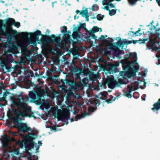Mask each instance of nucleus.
<instances>
[{"mask_svg": "<svg viewBox=\"0 0 160 160\" xmlns=\"http://www.w3.org/2000/svg\"><path fill=\"white\" fill-rule=\"evenodd\" d=\"M139 29L138 31H137L136 32H132V33H133V34H136V33L138 32L139 31Z\"/></svg>", "mask_w": 160, "mask_h": 160, "instance_id": "38", "label": "nucleus"}, {"mask_svg": "<svg viewBox=\"0 0 160 160\" xmlns=\"http://www.w3.org/2000/svg\"><path fill=\"white\" fill-rule=\"evenodd\" d=\"M131 58H132V61L131 62L129 61L128 62L129 65L128 66V68H130L131 67V66L133 67L134 69V72H137L138 69V66L135 65H133V64H136V59H137V57L135 53L132 54L131 55Z\"/></svg>", "mask_w": 160, "mask_h": 160, "instance_id": "6", "label": "nucleus"}, {"mask_svg": "<svg viewBox=\"0 0 160 160\" xmlns=\"http://www.w3.org/2000/svg\"><path fill=\"white\" fill-rule=\"evenodd\" d=\"M90 110L92 111V112H93V111H94V110L93 108H91V110Z\"/></svg>", "mask_w": 160, "mask_h": 160, "instance_id": "44", "label": "nucleus"}, {"mask_svg": "<svg viewBox=\"0 0 160 160\" xmlns=\"http://www.w3.org/2000/svg\"><path fill=\"white\" fill-rule=\"evenodd\" d=\"M142 32H141V34H140L141 35H142Z\"/></svg>", "mask_w": 160, "mask_h": 160, "instance_id": "49", "label": "nucleus"}, {"mask_svg": "<svg viewBox=\"0 0 160 160\" xmlns=\"http://www.w3.org/2000/svg\"><path fill=\"white\" fill-rule=\"evenodd\" d=\"M71 122H72L73 121V119H71Z\"/></svg>", "mask_w": 160, "mask_h": 160, "instance_id": "45", "label": "nucleus"}, {"mask_svg": "<svg viewBox=\"0 0 160 160\" xmlns=\"http://www.w3.org/2000/svg\"><path fill=\"white\" fill-rule=\"evenodd\" d=\"M158 58V62L157 65L160 64V58Z\"/></svg>", "mask_w": 160, "mask_h": 160, "instance_id": "37", "label": "nucleus"}, {"mask_svg": "<svg viewBox=\"0 0 160 160\" xmlns=\"http://www.w3.org/2000/svg\"><path fill=\"white\" fill-rule=\"evenodd\" d=\"M18 106L19 108H22V112H20L19 115L22 117L27 116L30 111L29 108L27 107L26 101L23 99L20 100L18 103Z\"/></svg>", "mask_w": 160, "mask_h": 160, "instance_id": "1", "label": "nucleus"}, {"mask_svg": "<svg viewBox=\"0 0 160 160\" xmlns=\"http://www.w3.org/2000/svg\"><path fill=\"white\" fill-rule=\"evenodd\" d=\"M76 12L77 14H78L79 12H80L78 10H77L76 11Z\"/></svg>", "mask_w": 160, "mask_h": 160, "instance_id": "43", "label": "nucleus"}, {"mask_svg": "<svg viewBox=\"0 0 160 160\" xmlns=\"http://www.w3.org/2000/svg\"><path fill=\"white\" fill-rule=\"evenodd\" d=\"M80 14L83 17H85L86 19V21H89V14L88 12V8H85L84 10L83 9L80 12Z\"/></svg>", "mask_w": 160, "mask_h": 160, "instance_id": "11", "label": "nucleus"}, {"mask_svg": "<svg viewBox=\"0 0 160 160\" xmlns=\"http://www.w3.org/2000/svg\"><path fill=\"white\" fill-rule=\"evenodd\" d=\"M17 133L16 132H14L13 133L12 135L13 136H16V135H17Z\"/></svg>", "mask_w": 160, "mask_h": 160, "instance_id": "42", "label": "nucleus"}, {"mask_svg": "<svg viewBox=\"0 0 160 160\" xmlns=\"http://www.w3.org/2000/svg\"><path fill=\"white\" fill-rule=\"evenodd\" d=\"M55 41L58 46L60 47L61 46L62 42L60 38H56L55 39Z\"/></svg>", "mask_w": 160, "mask_h": 160, "instance_id": "20", "label": "nucleus"}, {"mask_svg": "<svg viewBox=\"0 0 160 160\" xmlns=\"http://www.w3.org/2000/svg\"><path fill=\"white\" fill-rule=\"evenodd\" d=\"M153 107L151 108L153 111L158 110L160 109V98H159L158 101L153 105Z\"/></svg>", "mask_w": 160, "mask_h": 160, "instance_id": "13", "label": "nucleus"}, {"mask_svg": "<svg viewBox=\"0 0 160 160\" xmlns=\"http://www.w3.org/2000/svg\"><path fill=\"white\" fill-rule=\"evenodd\" d=\"M153 23V21H152L150 23V24L148 26V27L150 25H152V23Z\"/></svg>", "mask_w": 160, "mask_h": 160, "instance_id": "39", "label": "nucleus"}, {"mask_svg": "<svg viewBox=\"0 0 160 160\" xmlns=\"http://www.w3.org/2000/svg\"><path fill=\"white\" fill-rule=\"evenodd\" d=\"M38 146H39V147H40V146H41L42 144V143L41 142V141H38Z\"/></svg>", "mask_w": 160, "mask_h": 160, "instance_id": "35", "label": "nucleus"}, {"mask_svg": "<svg viewBox=\"0 0 160 160\" xmlns=\"http://www.w3.org/2000/svg\"><path fill=\"white\" fill-rule=\"evenodd\" d=\"M97 18L99 20H102L103 18V17L102 16H101L100 15H98L97 16Z\"/></svg>", "mask_w": 160, "mask_h": 160, "instance_id": "32", "label": "nucleus"}, {"mask_svg": "<svg viewBox=\"0 0 160 160\" xmlns=\"http://www.w3.org/2000/svg\"><path fill=\"white\" fill-rule=\"evenodd\" d=\"M146 97V94H143L141 98L142 101H145V98Z\"/></svg>", "mask_w": 160, "mask_h": 160, "instance_id": "33", "label": "nucleus"}, {"mask_svg": "<svg viewBox=\"0 0 160 160\" xmlns=\"http://www.w3.org/2000/svg\"><path fill=\"white\" fill-rule=\"evenodd\" d=\"M14 141V139L13 138L11 139L9 138V137L8 136L5 135L4 138V140L3 142V144L5 146H8L10 144V142L11 141Z\"/></svg>", "mask_w": 160, "mask_h": 160, "instance_id": "12", "label": "nucleus"}, {"mask_svg": "<svg viewBox=\"0 0 160 160\" xmlns=\"http://www.w3.org/2000/svg\"><path fill=\"white\" fill-rule=\"evenodd\" d=\"M150 31L149 33L151 34H154L157 32V31H159L160 29L157 30L156 27L154 25L152 26L149 28Z\"/></svg>", "mask_w": 160, "mask_h": 160, "instance_id": "17", "label": "nucleus"}, {"mask_svg": "<svg viewBox=\"0 0 160 160\" xmlns=\"http://www.w3.org/2000/svg\"><path fill=\"white\" fill-rule=\"evenodd\" d=\"M117 82L116 80L110 78H107L106 82V84L111 88H114L117 85Z\"/></svg>", "mask_w": 160, "mask_h": 160, "instance_id": "8", "label": "nucleus"}, {"mask_svg": "<svg viewBox=\"0 0 160 160\" xmlns=\"http://www.w3.org/2000/svg\"><path fill=\"white\" fill-rule=\"evenodd\" d=\"M88 115L86 113L82 114L81 115H78L76 116V120L78 119H80L81 118H84L86 116Z\"/></svg>", "mask_w": 160, "mask_h": 160, "instance_id": "23", "label": "nucleus"}, {"mask_svg": "<svg viewBox=\"0 0 160 160\" xmlns=\"http://www.w3.org/2000/svg\"><path fill=\"white\" fill-rule=\"evenodd\" d=\"M8 23L10 24L14 25L17 28H19L20 26L19 22H15L14 20L12 18H9L8 21Z\"/></svg>", "mask_w": 160, "mask_h": 160, "instance_id": "15", "label": "nucleus"}, {"mask_svg": "<svg viewBox=\"0 0 160 160\" xmlns=\"http://www.w3.org/2000/svg\"><path fill=\"white\" fill-rule=\"evenodd\" d=\"M93 76L95 79H98L99 78V74L98 73L96 74H93Z\"/></svg>", "mask_w": 160, "mask_h": 160, "instance_id": "30", "label": "nucleus"}, {"mask_svg": "<svg viewBox=\"0 0 160 160\" xmlns=\"http://www.w3.org/2000/svg\"><path fill=\"white\" fill-rule=\"evenodd\" d=\"M52 7H53V2L52 3Z\"/></svg>", "mask_w": 160, "mask_h": 160, "instance_id": "47", "label": "nucleus"}, {"mask_svg": "<svg viewBox=\"0 0 160 160\" xmlns=\"http://www.w3.org/2000/svg\"><path fill=\"white\" fill-rule=\"evenodd\" d=\"M107 37V35H105V36L103 35H102L99 38V39H101L102 41H104L105 40V38Z\"/></svg>", "mask_w": 160, "mask_h": 160, "instance_id": "28", "label": "nucleus"}, {"mask_svg": "<svg viewBox=\"0 0 160 160\" xmlns=\"http://www.w3.org/2000/svg\"><path fill=\"white\" fill-rule=\"evenodd\" d=\"M25 157L27 158L28 160H31V155L28 151L26 152Z\"/></svg>", "mask_w": 160, "mask_h": 160, "instance_id": "24", "label": "nucleus"}, {"mask_svg": "<svg viewBox=\"0 0 160 160\" xmlns=\"http://www.w3.org/2000/svg\"><path fill=\"white\" fill-rule=\"evenodd\" d=\"M156 2L158 3L159 6H160V0H156Z\"/></svg>", "mask_w": 160, "mask_h": 160, "instance_id": "36", "label": "nucleus"}, {"mask_svg": "<svg viewBox=\"0 0 160 160\" xmlns=\"http://www.w3.org/2000/svg\"><path fill=\"white\" fill-rule=\"evenodd\" d=\"M111 100H110V101H108V103H111Z\"/></svg>", "mask_w": 160, "mask_h": 160, "instance_id": "46", "label": "nucleus"}, {"mask_svg": "<svg viewBox=\"0 0 160 160\" xmlns=\"http://www.w3.org/2000/svg\"><path fill=\"white\" fill-rule=\"evenodd\" d=\"M77 1L78 2H79V0H77Z\"/></svg>", "mask_w": 160, "mask_h": 160, "instance_id": "50", "label": "nucleus"}, {"mask_svg": "<svg viewBox=\"0 0 160 160\" xmlns=\"http://www.w3.org/2000/svg\"><path fill=\"white\" fill-rule=\"evenodd\" d=\"M99 31L100 32H101L102 31V29L96 26L94 27L91 30L89 31L88 32L89 34L90 35L92 38L96 39L97 37L95 36L94 33Z\"/></svg>", "mask_w": 160, "mask_h": 160, "instance_id": "9", "label": "nucleus"}, {"mask_svg": "<svg viewBox=\"0 0 160 160\" xmlns=\"http://www.w3.org/2000/svg\"><path fill=\"white\" fill-rule=\"evenodd\" d=\"M148 72V69L145 68H141V89H143L146 87V82L144 78L146 76V74Z\"/></svg>", "mask_w": 160, "mask_h": 160, "instance_id": "4", "label": "nucleus"}, {"mask_svg": "<svg viewBox=\"0 0 160 160\" xmlns=\"http://www.w3.org/2000/svg\"><path fill=\"white\" fill-rule=\"evenodd\" d=\"M79 28L77 27H75L73 30V34L76 37L79 36L80 35L79 31Z\"/></svg>", "mask_w": 160, "mask_h": 160, "instance_id": "18", "label": "nucleus"}, {"mask_svg": "<svg viewBox=\"0 0 160 160\" xmlns=\"http://www.w3.org/2000/svg\"><path fill=\"white\" fill-rule=\"evenodd\" d=\"M142 32L143 34L144 35L147 34L148 35L149 33V31L148 30H146L145 29H142Z\"/></svg>", "mask_w": 160, "mask_h": 160, "instance_id": "26", "label": "nucleus"}, {"mask_svg": "<svg viewBox=\"0 0 160 160\" xmlns=\"http://www.w3.org/2000/svg\"><path fill=\"white\" fill-rule=\"evenodd\" d=\"M86 103L88 105L91 104L93 105V106H98L99 105V103L97 100L95 99L87 100L86 102Z\"/></svg>", "mask_w": 160, "mask_h": 160, "instance_id": "16", "label": "nucleus"}, {"mask_svg": "<svg viewBox=\"0 0 160 160\" xmlns=\"http://www.w3.org/2000/svg\"><path fill=\"white\" fill-rule=\"evenodd\" d=\"M138 88L136 87H131L130 88H129L128 90V92L125 93V95L129 98H131L132 97V95L130 93L134 90L137 89Z\"/></svg>", "mask_w": 160, "mask_h": 160, "instance_id": "14", "label": "nucleus"}, {"mask_svg": "<svg viewBox=\"0 0 160 160\" xmlns=\"http://www.w3.org/2000/svg\"><path fill=\"white\" fill-rule=\"evenodd\" d=\"M114 0H103L102 2V4L103 5H106L103 9L106 10H109V8H114V6L111 3V2ZM129 2L132 4H134L137 0H128Z\"/></svg>", "mask_w": 160, "mask_h": 160, "instance_id": "3", "label": "nucleus"}, {"mask_svg": "<svg viewBox=\"0 0 160 160\" xmlns=\"http://www.w3.org/2000/svg\"><path fill=\"white\" fill-rule=\"evenodd\" d=\"M149 39L148 38L143 39V40L141 39V41H142L141 43H145V41L148 42V45L151 48L155 51L158 49L160 47V42H159L157 41L156 39H150L148 41Z\"/></svg>", "mask_w": 160, "mask_h": 160, "instance_id": "2", "label": "nucleus"}, {"mask_svg": "<svg viewBox=\"0 0 160 160\" xmlns=\"http://www.w3.org/2000/svg\"><path fill=\"white\" fill-rule=\"evenodd\" d=\"M29 95L32 97L33 96L35 95L34 92L33 91H30L29 92Z\"/></svg>", "mask_w": 160, "mask_h": 160, "instance_id": "31", "label": "nucleus"}, {"mask_svg": "<svg viewBox=\"0 0 160 160\" xmlns=\"http://www.w3.org/2000/svg\"><path fill=\"white\" fill-rule=\"evenodd\" d=\"M29 39L27 38H25L19 42L18 45L22 50H26L27 49L28 45L29 44Z\"/></svg>", "mask_w": 160, "mask_h": 160, "instance_id": "7", "label": "nucleus"}, {"mask_svg": "<svg viewBox=\"0 0 160 160\" xmlns=\"http://www.w3.org/2000/svg\"><path fill=\"white\" fill-rule=\"evenodd\" d=\"M31 144L32 146V148H33L36 151H37L38 150L39 148V146H38L37 143L32 142V143Z\"/></svg>", "mask_w": 160, "mask_h": 160, "instance_id": "21", "label": "nucleus"}, {"mask_svg": "<svg viewBox=\"0 0 160 160\" xmlns=\"http://www.w3.org/2000/svg\"><path fill=\"white\" fill-rule=\"evenodd\" d=\"M95 6L94 5H93L92 7V9L93 11V10H94V7Z\"/></svg>", "mask_w": 160, "mask_h": 160, "instance_id": "41", "label": "nucleus"}, {"mask_svg": "<svg viewBox=\"0 0 160 160\" xmlns=\"http://www.w3.org/2000/svg\"><path fill=\"white\" fill-rule=\"evenodd\" d=\"M116 1H121V0H116Z\"/></svg>", "mask_w": 160, "mask_h": 160, "instance_id": "48", "label": "nucleus"}, {"mask_svg": "<svg viewBox=\"0 0 160 160\" xmlns=\"http://www.w3.org/2000/svg\"><path fill=\"white\" fill-rule=\"evenodd\" d=\"M112 49L114 50L115 52H116L118 49V47L116 46H113L111 47Z\"/></svg>", "mask_w": 160, "mask_h": 160, "instance_id": "29", "label": "nucleus"}, {"mask_svg": "<svg viewBox=\"0 0 160 160\" xmlns=\"http://www.w3.org/2000/svg\"><path fill=\"white\" fill-rule=\"evenodd\" d=\"M108 10L109 11V14L111 15H114L116 13V10L114 9H112L110 10L109 9Z\"/></svg>", "mask_w": 160, "mask_h": 160, "instance_id": "25", "label": "nucleus"}, {"mask_svg": "<svg viewBox=\"0 0 160 160\" xmlns=\"http://www.w3.org/2000/svg\"><path fill=\"white\" fill-rule=\"evenodd\" d=\"M139 41V40L135 41L134 40H132L131 41H127L126 40H123L120 42L119 44H117V46H118L119 48L120 47H123V45L126 44H130L132 43L135 44L138 42Z\"/></svg>", "mask_w": 160, "mask_h": 160, "instance_id": "10", "label": "nucleus"}, {"mask_svg": "<svg viewBox=\"0 0 160 160\" xmlns=\"http://www.w3.org/2000/svg\"><path fill=\"white\" fill-rule=\"evenodd\" d=\"M67 27L65 26H63V29L62 30V32H64L65 31H66L67 30Z\"/></svg>", "mask_w": 160, "mask_h": 160, "instance_id": "34", "label": "nucleus"}, {"mask_svg": "<svg viewBox=\"0 0 160 160\" xmlns=\"http://www.w3.org/2000/svg\"><path fill=\"white\" fill-rule=\"evenodd\" d=\"M9 148L10 149H11L12 150V151H14L15 149L14 148H12L11 147H9Z\"/></svg>", "mask_w": 160, "mask_h": 160, "instance_id": "40", "label": "nucleus"}, {"mask_svg": "<svg viewBox=\"0 0 160 160\" xmlns=\"http://www.w3.org/2000/svg\"><path fill=\"white\" fill-rule=\"evenodd\" d=\"M127 74V73L126 72L121 71L120 72L119 75L120 76H120L122 78H126L127 77H128V76H127L126 74Z\"/></svg>", "mask_w": 160, "mask_h": 160, "instance_id": "22", "label": "nucleus"}, {"mask_svg": "<svg viewBox=\"0 0 160 160\" xmlns=\"http://www.w3.org/2000/svg\"><path fill=\"white\" fill-rule=\"evenodd\" d=\"M69 113L68 111L66 110L64 112L62 115L63 119H67L69 118Z\"/></svg>", "mask_w": 160, "mask_h": 160, "instance_id": "19", "label": "nucleus"}, {"mask_svg": "<svg viewBox=\"0 0 160 160\" xmlns=\"http://www.w3.org/2000/svg\"><path fill=\"white\" fill-rule=\"evenodd\" d=\"M16 125L20 132L25 133L32 131V128L25 123H18Z\"/></svg>", "mask_w": 160, "mask_h": 160, "instance_id": "5", "label": "nucleus"}, {"mask_svg": "<svg viewBox=\"0 0 160 160\" xmlns=\"http://www.w3.org/2000/svg\"><path fill=\"white\" fill-rule=\"evenodd\" d=\"M158 52L156 54V56L157 58H160V47L158 48Z\"/></svg>", "mask_w": 160, "mask_h": 160, "instance_id": "27", "label": "nucleus"}]
</instances>
